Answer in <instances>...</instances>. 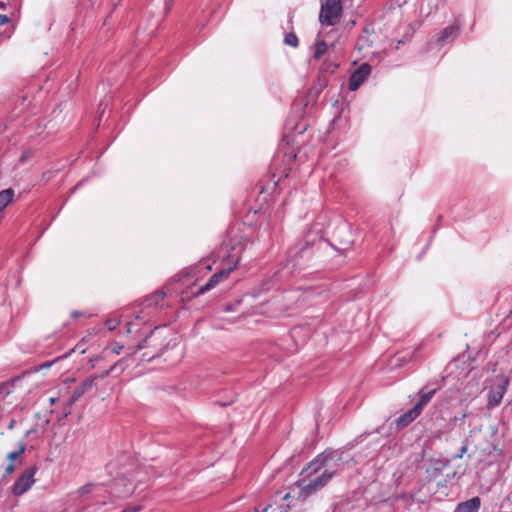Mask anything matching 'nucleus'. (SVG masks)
Here are the masks:
<instances>
[{
	"label": "nucleus",
	"instance_id": "nucleus-1",
	"mask_svg": "<svg viewBox=\"0 0 512 512\" xmlns=\"http://www.w3.org/2000/svg\"><path fill=\"white\" fill-rule=\"evenodd\" d=\"M346 465L342 452L326 450L309 462L302 469L301 475L309 480H330L334 477H342V471Z\"/></svg>",
	"mask_w": 512,
	"mask_h": 512
},
{
	"label": "nucleus",
	"instance_id": "nucleus-2",
	"mask_svg": "<svg viewBox=\"0 0 512 512\" xmlns=\"http://www.w3.org/2000/svg\"><path fill=\"white\" fill-rule=\"evenodd\" d=\"M166 347V339L161 331L152 330L142 341L136 345V350H145L142 359L150 361L162 354Z\"/></svg>",
	"mask_w": 512,
	"mask_h": 512
},
{
	"label": "nucleus",
	"instance_id": "nucleus-3",
	"mask_svg": "<svg viewBox=\"0 0 512 512\" xmlns=\"http://www.w3.org/2000/svg\"><path fill=\"white\" fill-rule=\"evenodd\" d=\"M128 315H121L120 319H108L105 322V326L109 331L115 330L118 325L124 321L126 327V333L132 334L133 332L137 333L140 331L141 327L149 322V314L144 313V311H139L134 313V319H129Z\"/></svg>",
	"mask_w": 512,
	"mask_h": 512
},
{
	"label": "nucleus",
	"instance_id": "nucleus-4",
	"mask_svg": "<svg viewBox=\"0 0 512 512\" xmlns=\"http://www.w3.org/2000/svg\"><path fill=\"white\" fill-rule=\"evenodd\" d=\"M303 482H294L290 491L283 497L284 500L295 498L298 502L306 501L310 496L322 490L327 482H308L307 485H302Z\"/></svg>",
	"mask_w": 512,
	"mask_h": 512
},
{
	"label": "nucleus",
	"instance_id": "nucleus-5",
	"mask_svg": "<svg viewBox=\"0 0 512 512\" xmlns=\"http://www.w3.org/2000/svg\"><path fill=\"white\" fill-rule=\"evenodd\" d=\"M342 11L341 0H326L321 5L319 21L322 25L334 26L340 21Z\"/></svg>",
	"mask_w": 512,
	"mask_h": 512
},
{
	"label": "nucleus",
	"instance_id": "nucleus-6",
	"mask_svg": "<svg viewBox=\"0 0 512 512\" xmlns=\"http://www.w3.org/2000/svg\"><path fill=\"white\" fill-rule=\"evenodd\" d=\"M115 368V365L111 366L108 370L102 372L99 375H93L82 381L73 391L71 395V402H76L85 393L99 389V381L104 380Z\"/></svg>",
	"mask_w": 512,
	"mask_h": 512
},
{
	"label": "nucleus",
	"instance_id": "nucleus-7",
	"mask_svg": "<svg viewBox=\"0 0 512 512\" xmlns=\"http://www.w3.org/2000/svg\"><path fill=\"white\" fill-rule=\"evenodd\" d=\"M237 263L238 259L234 262L233 265L227 268H223L219 272L213 274L204 285L200 286L198 290L196 292H193L192 294L194 296H199L215 288L220 282L224 281L229 277L230 273L236 268Z\"/></svg>",
	"mask_w": 512,
	"mask_h": 512
},
{
	"label": "nucleus",
	"instance_id": "nucleus-8",
	"mask_svg": "<svg viewBox=\"0 0 512 512\" xmlns=\"http://www.w3.org/2000/svg\"><path fill=\"white\" fill-rule=\"evenodd\" d=\"M25 449L24 443L20 442L17 451L8 453L7 461L0 467V473L3 478L10 476L16 470L20 464L19 457L24 453Z\"/></svg>",
	"mask_w": 512,
	"mask_h": 512
},
{
	"label": "nucleus",
	"instance_id": "nucleus-9",
	"mask_svg": "<svg viewBox=\"0 0 512 512\" xmlns=\"http://www.w3.org/2000/svg\"><path fill=\"white\" fill-rule=\"evenodd\" d=\"M371 73V66L367 63L360 65L349 78V90L356 91Z\"/></svg>",
	"mask_w": 512,
	"mask_h": 512
},
{
	"label": "nucleus",
	"instance_id": "nucleus-10",
	"mask_svg": "<svg viewBox=\"0 0 512 512\" xmlns=\"http://www.w3.org/2000/svg\"><path fill=\"white\" fill-rule=\"evenodd\" d=\"M508 387V380L505 379L501 383L496 384L491 387L489 394H488V408H494L498 406L502 399L504 394L506 393Z\"/></svg>",
	"mask_w": 512,
	"mask_h": 512
},
{
	"label": "nucleus",
	"instance_id": "nucleus-11",
	"mask_svg": "<svg viewBox=\"0 0 512 512\" xmlns=\"http://www.w3.org/2000/svg\"><path fill=\"white\" fill-rule=\"evenodd\" d=\"M481 500L475 496L465 502H461L456 506L454 512H478L480 509Z\"/></svg>",
	"mask_w": 512,
	"mask_h": 512
},
{
	"label": "nucleus",
	"instance_id": "nucleus-12",
	"mask_svg": "<svg viewBox=\"0 0 512 512\" xmlns=\"http://www.w3.org/2000/svg\"><path fill=\"white\" fill-rule=\"evenodd\" d=\"M164 297H165L164 292L157 291V292L151 294L144 300V302L142 304L144 306V308L141 311L145 312V309H150V308L156 309V307L164 299ZM146 313L149 314V318H150L151 317L150 311H148Z\"/></svg>",
	"mask_w": 512,
	"mask_h": 512
},
{
	"label": "nucleus",
	"instance_id": "nucleus-13",
	"mask_svg": "<svg viewBox=\"0 0 512 512\" xmlns=\"http://www.w3.org/2000/svg\"><path fill=\"white\" fill-rule=\"evenodd\" d=\"M421 413L413 407L406 413L402 414L396 419V424L398 428H403L411 423L414 419H416Z\"/></svg>",
	"mask_w": 512,
	"mask_h": 512
},
{
	"label": "nucleus",
	"instance_id": "nucleus-14",
	"mask_svg": "<svg viewBox=\"0 0 512 512\" xmlns=\"http://www.w3.org/2000/svg\"><path fill=\"white\" fill-rule=\"evenodd\" d=\"M459 27L451 25L443 29L437 38V43L442 45L448 39H454L458 34Z\"/></svg>",
	"mask_w": 512,
	"mask_h": 512
},
{
	"label": "nucleus",
	"instance_id": "nucleus-15",
	"mask_svg": "<svg viewBox=\"0 0 512 512\" xmlns=\"http://www.w3.org/2000/svg\"><path fill=\"white\" fill-rule=\"evenodd\" d=\"M14 195L15 192L12 188H8L0 192V212L13 201Z\"/></svg>",
	"mask_w": 512,
	"mask_h": 512
},
{
	"label": "nucleus",
	"instance_id": "nucleus-16",
	"mask_svg": "<svg viewBox=\"0 0 512 512\" xmlns=\"http://www.w3.org/2000/svg\"><path fill=\"white\" fill-rule=\"evenodd\" d=\"M436 393V389H433L428 392L420 391V400L419 402L414 406L420 413H422L423 408L430 402L431 398Z\"/></svg>",
	"mask_w": 512,
	"mask_h": 512
},
{
	"label": "nucleus",
	"instance_id": "nucleus-17",
	"mask_svg": "<svg viewBox=\"0 0 512 512\" xmlns=\"http://www.w3.org/2000/svg\"><path fill=\"white\" fill-rule=\"evenodd\" d=\"M35 482H14L12 492L15 496H21L29 491Z\"/></svg>",
	"mask_w": 512,
	"mask_h": 512
},
{
	"label": "nucleus",
	"instance_id": "nucleus-18",
	"mask_svg": "<svg viewBox=\"0 0 512 512\" xmlns=\"http://www.w3.org/2000/svg\"><path fill=\"white\" fill-rule=\"evenodd\" d=\"M328 51V45L324 40L315 43L313 58L319 60Z\"/></svg>",
	"mask_w": 512,
	"mask_h": 512
},
{
	"label": "nucleus",
	"instance_id": "nucleus-19",
	"mask_svg": "<svg viewBox=\"0 0 512 512\" xmlns=\"http://www.w3.org/2000/svg\"><path fill=\"white\" fill-rule=\"evenodd\" d=\"M38 471L36 464L27 467L23 472L20 473L17 480H33L34 476Z\"/></svg>",
	"mask_w": 512,
	"mask_h": 512
},
{
	"label": "nucleus",
	"instance_id": "nucleus-20",
	"mask_svg": "<svg viewBox=\"0 0 512 512\" xmlns=\"http://www.w3.org/2000/svg\"><path fill=\"white\" fill-rule=\"evenodd\" d=\"M284 43L293 48H297L299 45V39L294 32H289L285 35Z\"/></svg>",
	"mask_w": 512,
	"mask_h": 512
},
{
	"label": "nucleus",
	"instance_id": "nucleus-21",
	"mask_svg": "<svg viewBox=\"0 0 512 512\" xmlns=\"http://www.w3.org/2000/svg\"><path fill=\"white\" fill-rule=\"evenodd\" d=\"M338 68V64L332 62L330 60H326L323 62L321 70L324 72L334 73V71Z\"/></svg>",
	"mask_w": 512,
	"mask_h": 512
},
{
	"label": "nucleus",
	"instance_id": "nucleus-22",
	"mask_svg": "<svg viewBox=\"0 0 512 512\" xmlns=\"http://www.w3.org/2000/svg\"><path fill=\"white\" fill-rule=\"evenodd\" d=\"M21 382V378H15L9 383H4L0 387L1 393H6L7 395L11 392L10 388L14 387L17 383Z\"/></svg>",
	"mask_w": 512,
	"mask_h": 512
},
{
	"label": "nucleus",
	"instance_id": "nucleus-23",
	"mask_svg": "<svg viewBox=\"0 0 512 512\" xmlns=\"http://www.w3.org/2000/svg\"><path fill=\"white\" fill-rule=\"evenodd\" d=\"M76 402H71V396L63 408V414L65 417L69 416L73 411V406Z\"/></svg>",
	"mask_w": 512,
	"mask_h": 512
},
{
	"label": "nucleus",
	"instance_id": "nucleus-24",
	"mask_svg": "<svg viewBox=\"0 0 512 512\" xmlns=\"http://www.w3.org/2000/svg\"><path fill=\"white\" fill-rule=\"evenodd\" d=\"M108 469L110 472H113V471H116V470H119L121 468H124L123 465L120 464V461L119 460H113L111 461L109 464H108Z\"/></svg>",
	"mask_w": 512,
	"mask_h": 512
},
{
	"label": "nucleus",
	"instance_id": "nucleus-25",
	"mask_svg": "<svg viewBox=\"0 0 512 512\" xmlns=\"http://www.w3.org/2000/svg\"><path fill=\"white\" fill-rule=\"evenodd\" d=\"M142 509H143V506L141 504H138V505H134V506H128L120 512H140Z\"/></svg>",
	"mask_w": 512,
	"mask_h": 512
},
{
	"label": "nucleus",
	"instance_id": "nucleus-26",
	"mask_svg": "<svg viewBox=\"0 0 512 512\" xmlns=\"http://www.w3.org/2000/svg\"><path fill=\"white\" fill-rule=\"evenodd\" d=\"M466 452H467V444H466V442H463V444H462V446H461V448H460L459 453H457V454L455 455V457H456V458H462V457H463V455H464Z\"/></svg>",
	"mask_w": 512,
	"mask_h": 512
},
{
	"label": "nucleus",
	"instance_id": "nucleus-27",
	"mask_svg": "<svg viewBox=\"0 0 512 512\" xmlns=\"http://www.w3.org/2000/svg\"><path fill=\"white\" fill-rule=\"evenodd\" d=\"M123 348H124V347H123L122 345H117V344H115V345H113V346L111 347V352H112V353H114V354L119 355V354H120V352H121V350H122Z\"/></svg>",
	"mask_w": 512,
	"mask_h": 512
},
{
	"label": "nucleus",
	"instance_id": "nucleus-28",
	"mask_svg": "<svg viewBox=\"0 0 512 512\" xmlns=\"http://www.w3.org/2000/svg\"><path fill=\"white\" fill-rule=\"evenodd\" d=\"M9 21L10 20H9L8 16H6L4 14H0V26L7 24Z\"/></svg>",
	"mask_w": 512,
	"mask_h": 512
},
{
	"label": "nucleus",
	"instance_id": "nucleus-29",
	"mask_svg": "<svg viewBox=\"0 0 512 512\" xmlns=\"http://www.w3.org/2000/svg\"><path fill=\"white\" fill-rule=\"evenodd\" d=\"M15 425H16V420H15V419H11V420L9 421V423H8L7 428H8L9 430H12V429L15 427Z\"/></svg>",
	"mask_w": 512,
	"mask_h": 512
},
{
	"label": "nucleus",
	"instance_id": "nucleus-30",
	"mask_svg": "<svg viewBox=\"0 0 512 512\" xmlns=\"http://www.w3.org/2000/svg\"><path fill=\"white\" fill-rule=\"evenodd\" d=\"M91 486H92V484L88 482L86 485H84V486L81 488V490H82L83 492H89V491H90Z\"/></svg>",
	"mask_w": 512,
	"mask_h": 512
},
{
	"label": "nucleus",
	"instance_id": "nucleus-31",
	"mask_svg": "<svg viewBox=\"0 0 512 512\" xmlns=\"http://www.w3.org/2000/svg\"><path fill=\"white\" fill-rule=\"evenodd\" d=\"M81 315H82V313L79 312V311H74V312L71 313V317H73V318H78Z\"/></svg>",
	"mask_w": 512,
	"mask_h": 512
},
{
	"label": "nucleus",
	"instance_id": "nucleus-32",
	"mask_svg": "<svg viewBox=\"0 0 512 512\" xmlns=\"http://www.w3.org/2000/svg\"><path fill=\"white\" fill-rule=\"evenodd\" d=\"M57 400H58V398H55V397L49 398V402L51 405L55 404Z\"/></svg>",
	"mask_w": 512,
	"mask_h": 512
},
{
	"label": "nucleus",
	"instance_id": "nucleus-33",
	"mask_svg": "<svg viewBox=\"0 0 512 512\" xmlns=\"http://www.w3.org/2000/svg\"><path fill=\"white\" fill-rule=\"evenodd\" d=\"M34 432H36V430H35V429H30V430H27V431H26V434H25V435H26V436H29L31 433H34Z\"/></svg>",
	"mask_w": 512,
	"mask_h": 512
},
{
	"label": "nucleus",
	"instance_id": "nucleus-34",
	"mask_svg": "<svg viewBox=\"0 0 512 512\" xmlns=\"http://www.w3.org/2000/svg\"><path fill=\"white\" fill-rule=\"evenodd\" d=\"M51 365H52V363H51V362H46V363H44V364L42 365V367H44V368H49Z\"/></svg>",
	"mask_w": 512,
	"mask_h": 512
},
{
	"label": "nucleus",
	"instance_id": "nucleus-35",
	"mask_svg": "<svg viewBox=\"0 0 512 512\" xmlns=\"http://www.w3.org/2000/svg\"><path fill=\"white\" fill-rule=\"evenodd\" d=\"M125 461L129 462V464H132V461L128 457L125 458Z\"/></svg>",
	"mask_w": 512,
	"mask_h": 512
},
{
	"label": "nucleus",
	"instance_id": "nucleus-36",
	"mask_svg": "<svg viewBox=\"0 0 512 512\" xmlns=\"http://www.w3.org/2000/svg\"><path fill=\"white\" fill-rule=\"evenodd\" d=\"M5 7L4 3L0 2V8L3 9Z\"/></svg>",
	"mask_w": 512,
	"mask_h": 512
},
{
	"label": "nucleus",
	"instance_id": "nucleus-37",
	"mask_svg": "<svg viewBox=\"0 0 512 512\" xmlns=\"http://www.w3.org/2000/svg\"><path fill=\"white\" fill-rule=\"evenodd\" d=\"M438 487H446V485H441L440 483H438Z\"/></svg>",
	"mask_w": 512,
	"mask_h": 512
}]
</instances>
